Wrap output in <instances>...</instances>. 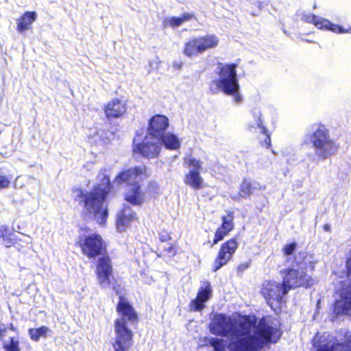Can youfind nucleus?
Returning a JSON list of instances; mask_svg holds the SVG:
<instances>
[{
  "mask_svg": "<svg viewBox=\"0 0 351 351\" xmlns=\"http://www.w3.org/2000/svg\"><path fill=\"white\" fill-rule=\"evenodd\" d=\"M210 330L213 334L226 337L230 351H258L269 343H275L281 333L276 323L269 317L255 324L254 317L232 318L222 314L214 317Z\"/></svg>",
  "mask_w": 351,
  "mask_h": 351,
  "instance_id": "nucleus-1",
  "label": "nucleus"
},
{
  "mask_svg": "<svg viewBox=\"0 0 351 351\" xmlns=\"http://www.w3.org/2000/svg\"><path fill=\"white\" fill-rule=\"evenodd\" d=\"M97 179L101 182L93 191L75 189L73 191V196L76 201L83 203L84 210L91 215L98 223L104 224L108 218L106 197L110 189V180L104 173H99Z\"/></svg>",
  "mask_w": 351,
  "mask_h": 351,
  "instance_id": "nucleus-2",
  "label": "nucleus"
},
{
  "mask_svg": "<svg viewBox=\"0 0 351 351\" xmlns=\"http://www.w3.org/2000/svg\"><path fill=\"white\" fill-rule=\"evenodd\" d=\"M117 310L120 316L114 323L115 340L113 343L114 351H127L131 345L132 332L128 324L136 320V315L128 300L121 296Z\"/></svg>",
  "mask_w": 351,
  "mask_h": 351,
  "instance_id": "nucleus-3",
  "label": "nucleus"
},
{
  "mask_svg": "<svg viewBox=\"0 0 351 351\" xmlns=\"http://www.w3.org/2000/svg\"><path fill=\"white\" fill-rule=\"evenodd\" d=\"M237 64L234 63H219L217 66V77L210 84V90L213 93L222 92L231 96L234 101L239 104L243 97L240 93V86L237 74Z\"/></svg>",
  "mask_w": 351,
  "mask_h": 351,
  "instance_id": "nucleus-4",
  "label": "nucleus"
},
{
  "mask_svg": "<svg viewBox=\"0 0 351 351\" xmlns=\"http://www.w3.org/2000/svg\"><path fill=\"white\" fill-rule=\"evenodd\" d=\"M306 136L312 143L315 155L319 160H326L338 151L339 146L330 136L329 130L321 123L312 125Z\"/></svg>",
  "mask_w": 351,
  "mask_h": 351,
  "instance_id": "nucleus-5",
  "label": "nucleus"
},
{
  "mask_svg": "<svg viewBox=\"0 0 351 351\" xmlns=\"http://www.w3.org/2000/svg\"><path fill=\"white\" fill-rule=\"evenodd\" d=\"M219 42V38L215 34L195 36L185 43L183 53L189 58L197 57L207 51L216 49Z\"/></svg>",
  "mask_w": 351,
  "mask_h": 351,
  "instance_id": "nucleus-6",
  "label": "nucleus"
},
{
  "mask_svg": "<svg viewBox=\"0 0 351 351\" xmlns=\"http://www.w3.org/2000/svg\"><path fill=\"white\" fill-rule=\"evenodd\" d=\"M315 351H351V333L341 335L334 340L317 333L313 340Z\"/></svg>",
  "mask_w": 351,
  "mask_h": 351,
  "instance_id": "nucleus-7",
  "label": "nucleus"
},
{
  "mask_svg": "<svg viewBox=\"0 0 351 351\" xmlns=\"http://www.w3.org/2000/svg\"><path fill=\"white\" fill-rule=\"evenodd\" d=\"M162 143L157 136L147 134L141 141L137 134L133 141V152L147 158H154L160 152Z\"/></svg>",
  "mask_w": 351,
  "mask_h": 351,
  "instance_id": "nucleus-8",
  "label": "nucleus"
},
{
  "mask_svg": "<svg viewBox=\"0 0 351 351\" xmlns=\"http://www.w3.org/2000/svg\"><path fill=\"white\" fill-rule=\"evenodd\" d=\"M78 244L83 254L89 258H95L106 250L104 240L99 234L95 233L80 235L78 238Z\"/></svg>",
  "mask_w": 351,
  "mask_h": 351,
  "instance_id": "nucleus-9",
  "label": "nucleus"
},
{
  "mask_svg": "<svg viewBox=\"0 0 351 351\" xmlns=\"http://www.w3.org/2000/svg\"><path fill=\"white\" fill-rule=\"evenodd\" d=\"M289 291L288 288L282 283L276 281H265L262 285L261 293L272 308H278L280 304L282 298Z\"/></svg>",
  "mask_w": 351,
  "mask_h": 351,
  "instance_id": "nucleus-10",
  "label": "nucleus"
},
{
  "mask_svg": "<svg viewBox=\"0 0 351 351\" xmlns=\"http://www.w3.org/2000/svg\"><path fill=\"white\" fill-rule=\"evenodd\" d=\"M285 286L288 288L295 289L300 287H308L314 284V280L311 275L304 271L302 266L298 268H291L286 271L283 277Z\"/></svg>",
  "mask_w": 351,
  "mask_h": 351,
  "instance_id": "nucleus-11",
  "label": "nucleus"
},
{
  "mask_svg": "<svg viewBox=\"0 0 351 351\" xmlns=\"http://www.w3.org/2000/svg\"><path fill=\"white\" fill-rule=\"evenodd\" d=\"M189 169L186 173L184 182L194 190H199L204 187V178L200 175L202 162L192 156H189L184 160Z\"/></svg>",
  "mask_w": 351,
  "mask_h": 351,
  "instance_id": "nucleus-12",
  "label": "nucleus"
},
{
  "mask_svg": "<svg viewBox=\"0 0 351 351\" xmlns=\"http://www.w3.org/2000/svg\"><path fill=\"white\" fill-rule=\"evenodd\" d=\"M149 176L145 167L140 166L131 167L121 171L117 175L112 184L114 185L125 184L128 187L139 183L143 178Z\"/></svg>",
  "mask_w": 351,
  "mask_h": 351,
  "instance_id": "nucleus-13",
  "label": "nucleus"
},
{
  "mask_svg": "<svg viewBox=\"0 0 351 351\" xmlns=\"http://www.w3.org/2000/svg\"><path fill=\"white\" fill-rule=\"evenodd\" d=\"M304 20L308 23L313 24L317 29L329 30L335 34H351V27L344 28L332 23L328 19L314 14L304 16Z\"/></svg>",
  "mask_w": 351,
  "mask_h": 351,
  "instance_id": "nucleus-14",
  "label": "nucleus"
},
{
  "mask_svg": "<svg viewBox=\"0 0 351 351\" xmlns=\"http://www.w3.org/2000/svg\"><path fill=\"white\" fill-rule=\"evenodd\" d=\"M237 247L238 243L235 239H231L224 243L221 245L218 252L217 257L215 261L213 271H216L221 267L226 265L232 258Z\"/></svg>",
  "mask_w": 351,
  "mask_h": 351,
  "instance_id": "nucleus-15",
  "label": "nucleus"
},
{
  "mask_svg": "<svg viewBox=\"0 0 351 351\" xmlns=\"http://www.w3.org/2000/svg\"><path fill=\"white\" fill-rule=\"evenodd\" d=\"M96 274L99 285L104 288L109 287L112 279V267L108 258H101L99 259Z\"/></svg>",
  "mask_w": 351,
  "mask_h": 351,
  "instance_id": "nucleus-16",
  "label": "nucleus"
},
{
  "mask_svg": "<svg viewBox=\"0 0 351 351\" xmlns=\"http://www.w3.org/2000/svg\"><path fill=\"white\" fill-rule=\"evenodd\" d=\"M168 126L169 119L167 117L162 114H156L149 121L147 134L157 136L160 139Z\"/></svg>",
  "mask_w": 351,
  "mask_h": 351,
  "instance_id": "nucleus-17",
  "label": "nucleus"
},
{
  "mask_svg": "<svg viewBox=\"0 0 351 351\" xmlns=\"http://www.w3.org/2000/svg\"><path fill=\"white\" fill-rule=\"evenodd\" d=\"M136 219L135 213L128 206H123V208L117 213L116 219L117 230L119 232H124L132 221Z\"/></svg>",
  "mask_w": 351,
  "mask_h": 351,
  "instance_id": "nucleus-18",
  "label": "nucleus"
},
{
  "mask_svg": "<svg viewBox=\"0 0 351 351\" xmlns=\"http://www.w3.org/2000/svg\"><path fill=\"white\" fill-rule=\"evenodd\" d=\"M212 289L208 281H202L199 289L197 298L190 304V308L193 311H200L204 307V303L210 298Z\"/></svg>",
  "mask_w": 351,
  "mask_h": 351,
  "instance_id": "nucleus-19",
  "label": "nucleus"
},
{
  "mask_svg": "<svg viewBox=\"0 0 351 351\" xmlns=\"http://www.w3.org/2000/svg\"><path fill=\"white\" fill-rule=\"evenodd\" d=\"M126 101L119 99L110 100L105 106L104 112L108 118H119L126 112Z\"/></svg>",
  "mask_w": 351,
  "mask_h": 351,
  "instance_id": "nucleus-20",
  "label": "nucleus"
},
{
  "mask_svg": "<svg viewBox=\"0 0 351 351\" xmlns=\"http://www.w3.org/2000/svg\"><path fill=\"white\" fill-rule=\"evenodd\" d=\"M124 199L134 206H140L145 201L146 196L138 183L128 187L124 194Z\"/></svg>",
  "mask_w": 351,
  "mask_h": 351,
  "instance_id": "nucleus-21",
  "label": "nucleus"
},
{
  "mask_svg": "<svg viewBox=\"0 0 351 351\" xmlns=\"http://www.w3.org/2000/svg\"><path fill=\"white\" fill-rule=\"evenodd\" d=\"M233 227V216L232 215H228L227 216L223 217L221 226L219 227L215 232L213 245H215L220 241L223 240V238L232 230Z\"/></svg>",
  "mask_w": 351,
  "mask_h": 351,
  "instance_id": "nucleus-22",
  "label": "nucleus"
},
{
  "mask_svg": "<svg viewBox=\"0 0 351 351\" xmlns=\"http://www.w3.org/2000/svg\"><path fill=\"white\" fill-rule=\"evenodd\" d=\"M195 15L193 13L184 12L178 16H169L165 18L162 21L164 27L178 28L182 25L184 23L195 19Z\"/></svg>",
  "mask_w": 351,
  "mask_h": 351,
  "instance_id": "nucleus-23",
  "label": "nucleus"
},
{
  "mask_svg": "<svg viewBox=\"0 0 351 351\" xmlns=\"http://www.w3.org/2000/svg\"><path fill=\"white\" fill-rule=\"evenodd\" d=\"M37 14L35 12H25L16 21V29L19 32H23L29 29L32 24L36 19Z\"/></svg>",
  "mask_w": 351,
  "mask_h": 351,
  "instance_id": "nucleus-24",
  "label": "nucleus"
},
{
  "mask_svg": "<svg viewBox=\"0 0 351 351\" xmlns=\"http://www.w3.org/2000/svg\"><path fill=\"white\" fill-rule=\"evenodd\" d=\"M160 143L168 149L176 150L180 147L181 141L176 134L167 132L160 137Z\"/></svg>",
  "mask_w": 351,
  "mask_h": 351,
  "instance_id": "nucleus-25",
  "label": "nucleus"
},
{
  "mask_svg": "<svg viewBox=\"0 0 351 351\" xmlns=\"http://www.w3.org/2000/svg\"><path fill=\"white\" fill-rule=\"evenodd\" d=\"M265 186H262L258 182H250L244 180L240 186L239 196L243 198L249 197L254 190L265 189Z\"/></svg>",
  "mask_w": 351,
  "mask_h": 351,
  "instance_id": "nucleus-26",
  "label": "nucleus"
},
{
  "mask_svg": "<svg viewBox=\"0 0 351 351\" xmlns=\"http://www.w3.org/2000/svg\"><path fill=\"white\" fill-rule=\"evenodd\" d=\"M302 256V261H298V267L302 266L304 271H306V273L308 271H313L317 263L315 256L308 253H303Z\"/></svg>",
  "mask_w": 351,
  "mask_h": 351,
  "instance_id": "nucleus-27",
  "label": "nucleus"
},
{
  "mask_svg": "<svg viewBox=\"0 0 351 351\" xmlns=\"http://www.w3.org/2000/svg\"><path fill=\"white\" fill-rule=\"evenodd\" d=\"M50 329L47 326H41L38 328L29 329L30 338L35 341H38L40 337H47Z\"/></svg>",
  "mask_w": 351,
  "mask_h": 351,
  "instance_id": "nucleus-28",
  "label": "nucleus"
},
{
  "mask_svg": "<svg viewBox=\"0 0 351 351\" xmlns=\"http://www.w3.org/2000/svg\"><path fill=\"white\" fill-rule=\"evenodd\" d=\"M245 129L252 133L256 131L258 128L261 130L262 134L267 133V128L264 125V122H258L256 120L252 119L246 123L245 125Z\"/></svg>",
  "mask_w": 351,
  "mask_h": 351,
  "instance_id": "nucleus-29",
  "label": "nucleus"
},
{
  "mask_svg": "<svg viewBox=\"0 0 351 351\" xmlns=\"http://www.w3.org/2000/svg\"><path fill=\"white\" fill-rule=\"evenodd\" d=\"M3 347L5 351H20L19 341L17 338L10 337L5 341Z\"/></svg>",
  "mask_w": 351,
  "mask_h": 351,
  "instance_id": "nucleus-30",
  "label": "nucleus"
},
{
  "mask_svg": "<svg viewBox=\"0 0 351 351\" xmlns=\"http://www.w3.org/2000/svg\"><path fill=\"white\" fill-rule=\"evenodd\" d=\"M209 343L216 351H224L223 340L218 338H211Z\"/></svg>",
  "mask_w": 351,
  "mask_h": 351,
  "instance_id": "nucleus-31",
  "label": "nucleus"
},
{
  "mask_svg": "<svg viewBox=\"0 0 351 351\" xmlns=\"http://www.w3.org/2000/svg\"><path fill=\"white\" fill-rule=\"evenodd\" d=\"M250 114L252 119L256 120L259 123L264 122L261 109L259 106H255L250 110Z\"/></svg>",
  "mask_w": 351,
  "mask_h": 351,
  "instance_id": "nucleus-32",
  "label": "nucleus"
},
{
  "mask_svg": "<svg viewBox=\"0 0 351 351\" xmlns=\"http://www.w3.org/2000/svg\"><path fill=\"white\" fill-rule=\"evenodd\" d=\"M10 184V178L0 170V190L8 188Z\"/></svg>",
  "mask_w": 351,
  "mask_h": 351,
  "instance_id": "nucleus-33",
  "label": "nucleus"
},
{
  "mask_svg": "<svg viewBox=\"0 0 351 351\" xmlns=\"http://www.w3.org/2000/svg\"><path fill=\"white\" fill-rule=\"evenodd\" d=\"M159 191V185L155 181H150L147 183L146 192L149 194H155Z\"/></svg>",
  "mask_w": 351,
  "mask_h": 351,
  "instance_id": "nucleus-34",
  "label": "nucleus"
},
{
  "mask_svg": "<svg viewBox=\"0 0 351 351\" xmlns=\"http://www.w3.org/2000/svg\"><path fill=\"white\" fill-rule=\"evenodd\" d=\"M8 329H10L14 332H17L18 329L15 327L12 324H10L8 326H5L3 324H0V338L2 339L7 331Z\"/></svg>",
  "mask_w": 351,
  "mask_h": 351,
  "instance_id": "nucleus-35",
  "label": "nucleus"
},
{
  "mask_svg": "<svg viewBox=\"0 0 351 351\" xmlns=\"http://www.w3.org/2000/svg\"><path fill=\"white\" fill-rule=\"evenodd\" d=\"M104 132H101L100 134H97L95 139V143L97 146L104 147L105 145L108 143V138L104 137L103 134Z\"/></svg>",
  "mask_w": 351,
  "mask_h": 351,
  "instance_id": "nucleus-36",
  "label": "nucleus"
},
{
  "mask_svg": "<svg viewBox=\"0 0 351 351\" xmlns=\"http://www.w3.org/2000/svg\"><path fill=\"white\" fill-rule=\"evenodd\" d=\"M295 247L296 244L295 243L286 245L283 248L284 254L287 256L292 254L293 251L295 250Z\"/></svg>",
  "mask_w": 351,
  "mask_h": 351,
  "instance_id": "nucleus-37",
  "label": "nucleus"
},
{
  "mask_svg": "<svg viewBox=\"0 0 351 351\" xmlns=\"http://www.w3.org/2000/svg\"><path fill=\"white\" fill-rule=\"evenodd\" d=\"M11 236V234H8V236L5 237L3 239V244L8 247H10L11 245L15 243V241L17 240L16 237H10Z\"/></svg>",
  "mask_w": 351,
  "mask_h": 351,
  "instance_id": "nucleus-38",
  "label": "nucleus"
},
{
  "mask_svg": "<svg viewBox=\"0 0 351 351\" xmlns=\"http://www.w3.org/2000/svg\"><path fill=\"white\" fill-rule=\"evenodd\" d=\"M263 134L265 136V138L261 141V145L269 148L271 147V137L269 131L267 130V133Z\"/></svg>",
  "mask_w": 351,
  "mask_h": 351,
  "instance_id": "nucleus-39",
  "label": "nucleus"
},
{
  "mask_svg": "<svg viewBox=\"0 0 351 351\" xmlns=\"http://www.w3.org/2000/svg\"><path fill=\"white\" fill-rule=\"evenodd\" d=\"M8 228L5 226H0V238L4 239L5 237L8 236Z\"/></svg>",
  "mask_w": 351,
  "mask_h": 351,
  "instance_id": "nucleus-40",
  "label": "nucleus"
},
{
  "mask_svg": "<svg viewBox=\"0 0 351 351\" xmlns=\"http://www.w3.org/2000/svg\"><path fill=\"white\" fill-rule=\"evenodd\" d=\"M158 62H159L158 60L156 59L153 63H150L151 66H153V64H155L156 66L158 63Z\"/></svg>",
  "mask_w": 351,
  "mask_h": 351,
  "instance_id": "nucleus-41",
  "label": "nucleus"
},
{
  "mask_svg": "<svg viewBox=\"0 0 351 351\" xmlns=\"http://www.w3.org/2000/svg\"><path fill=\"white\" fill-rule=\"evenodd\" d=\"M324 228V230H328L329 229V226L328 225H325Z\"/></svg>",
  "mask_w": 351,
  "mask_h": 351,
  "instance_id": "nucleus-42",
  "label": "nucleus"
},
{
  "mask_svg": "<svg viewBox=\"0 0 351 351\" xmlns=\"http://www.w3.org/2000/svg\"><path fill=\"white\" fill-rule=\"evenodd\" d=\"M173 247L171 246H170L169 248H168V250L169 252H171L172 250H173Z\"/></svg>",
  "mask_w": 351,
  "mask_h": 351,
  "instance_id": "nucleus-43",
  "label": "nucleus"
}]
</instances>
